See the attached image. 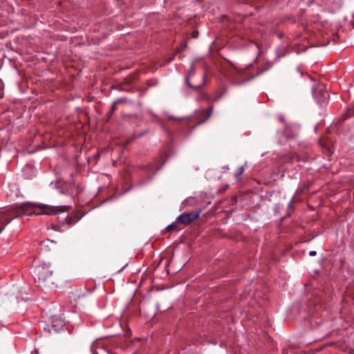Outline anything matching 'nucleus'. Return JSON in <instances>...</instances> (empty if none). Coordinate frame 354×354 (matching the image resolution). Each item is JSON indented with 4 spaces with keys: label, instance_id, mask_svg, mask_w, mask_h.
Masks as SVG:
<instances>
[{
    "label": "nucleus",
    "instance_id": "23",
    "mask_svg": "<svg viewBox=\"0 0 354 354\" xmlns=\"http://www.w3.org/2000/svg\"><path fill=\"white\" fill-rule=\"evenodd\" d=\"M147 84L148 85V86H153L157 84V82L155 81H152V80H148L147 82Z\"/></svg>",
    "mask_w": 354,
    "mask_h": 354
},
{
    "label": "nucleus",
    "instance_id": "18",
    "mask_svg": "<svg viewBox=\"0 0 354 354\" xmlns=\"http://www.w3.org/2000/svg\"><path fill=\"white\" fill-rule=\"evenodd\" d=\"M130 102H131V100H129L127 97H120V98H118L115 101L113 102V103L115 105H118L119 104H128V103H130Z\"/></svg>",
    "mask_w": 354,
    "mask_h": 354
},
{
    "label": "nucleus",
    "instance_id": "15",
    "mask_svg": "<svg viewBox=\"0 0 354 354\" xmlns=\"http://www.w3.org/2000/svg\"><path fill=\"white\" fill-rule=\"evenodd\" d=\"M178 223H176V222L169 225L165 228V232H163V233H165V232H171L175 231V230H179L180 229L178 228Z\"/></svg>",
    "mask_w": 354,
    "mask_h": 354
},
{
    "label": "nucleus",
    "instance_id": "24",
    "mask_svg": "<svg viewBox=\"0 0 354 354\" xmlns=\"http://www.w3.org/2000/svg\"><path fill=\"white\" fill-rule=\"evenodd\" d=\"M285 136L288 140H289L290 138H293L295 137V134L292 133H285Z\"/></svg>",
    "mask_w": 354,
    "mask_h": 354
},
{
    "label": "nucleus",
    "instance_id": "3",
    "mask_svg": "<svg viewBox=\"0 0 354 354\" xmlns=\"http://www.w3.org/2000/svg\"><path fill=\"white\" fill-rule=\"evenodd\" d=\"M195 70H194V65L192 64L190 68L188 70L186 76H185V83L188 85L189 87L195 90V91H200L206 84V80H207V72L204 71L202 74V80L201 81V83L193 84L191 81L190 78L194 75Z\"/></svg>",
    "mask_w": 354,
    "mask_h": 354
},
{
    "label": "nucleus",
    "instance_id": "2",
    "mask_svg": "<svg viewBox=\"0 0 354 354\" xmlns=\"http://www.w3.org/2000/svg\"><path fill=\"white\" fill-rule=\"evenodd\" d=\"M34 274L35 283L39 287L47 288L55 285L57 277L55 274H53V268L50 263H39L35 266Z\"/></svg>",
    "mask_w": 354,
    "mask_h": 354
},
{
    "label": "nucleus",
    "instance_id": "20",
    "mask_svg": "<svg viewBox=\"0 0 354 354\" xmlns=\"http://www.w3.org/2000/svg\"><path fill=\"white\" fill-rule=\"evenodd\" d=\"M243 171H244V167L242 166V167H239V171L235 174V178L237 180H241V177L242 174H243Z\"/></svg>",
    "mask_w": 354,
    "mask_h": 354
},
{
    "label": "nucleus",
    "instance_id": "31",
    "mask_svg": "<svg viewBox=\"0 0 354 354\" xmlns=\"http://www.w3.org/2000/svg\"><path fill=\"white\" fill-rule=\"evenodd\" d=\"M266 70H268V68H264V69L261 70V71H260V72H259V73H258V75H259V74L262 73L263 71H266Z\"/></svg>",
    "mask_w": 354,
    "mask_h": 354
},
{
    "label": "nucleus",
    "instance_id": "12",
    "mask_svg": "<svg viewBox=\"0 0 354 354\" xmlns=\"http://www.w3.org/2000/svg\"><path fill=\"white\" fill-rule=\"evenodd\" d=\"M329 298H330V296H328L326 299H322V298H318L316 300V302L319 303V307L322 308V307H323L324 305H325L326 304V302L329 299ZM317 307H318V305H316L315 307V309H310V314L313 315V313H315V311L317 310Z\"/></svg>",
    "mask_w": 354,
    "mask_h": 354
},
{
    "label": "nucleus",
    "instance_id": "36",
    "mask_svg": "<svg viewBox=\"0 0 354 354\" xmlns=\"http://www.w3.org/2000/svg\"><path fill=\"white\" fill-rule=\"evenodd\" d=\"M53 228L54 230H57V226H55L54 225H53Z\"/></svg>",
    "mask_w": 354,
    "mask_h": 354
},
{
    "label": "nucleus",
    "instance_id": "19",
    "mask_svg": "<svg viewBox=\"0 0 354 354\" xmlns=\"http://www.w3.org/2000/svg\"><path fill=\"white\" fill-rule=\"evenodd\" d=\"M116 106L114 103L112 104L110 110L106 113V117L110 119L114 111L116 110Z\"/></svg>",
    "mask_w": 354,
    "mask_h": 354
},
{
    "label": "nucleus",
    "instance_id": "6",
    "mask_svg": "<svg viewBox=\"0 0 354 354\" xmlns=\"http://www.w3.org/2000/svg\"><path fill=\"white\" fill-rule=\"evenodd\" d=\"M318 143L320 147L325 151L326 155L331 156L333 154V146L329 140L325 139H319Z\"/></svg>",
    "mask_w": 354,
    "mask_h": 354
},
{
    "label": "nucleus",
    "instance_id": "28",
    "mask_svg": "<svg viewBox=\"0 0 354 354\" xmlns=\"http://www.w3.org/2000/svg\"><path fill=\"white\" fill-rule=\"evenodd\" d=\"M124 83L126 85H129L131 84V80H129V79H125L124 80Z\"/></svg>",
    "mask_w": 354,
    "mask_h": 354
},
{
    "label": "nucleus",
    "instance_id": "4",
    "mask_svg": "<svg viewBox=\"0 0 354 354\" xmlns=\"http://www.w3.org/2000/svg\"><path fill=\"white\" fill-rule=\"evenodd\" d=\"M312 93L314 97L317 100V103L322 104L325 103L328 97L329 93L322 84H317L315 83L312 85Z\"/></svg>",
    "mask_w": 354,
    "mask_h": 354
},
{
    "label": "nucleus",
    "instance_id": "21",
    "mask_svg": "<svg viewBox=\"0 0 354 354\" xmlns=\"http://www.w3.org/2000/svg\"><path fill=\"white\" fill-rule=\"evenodd\" d=\"M282 354H295V350L292 346H289L283 349Z\"/></svg>",
    "mask_w": 354,
    "mask_h": 354
},
{
    "label": "nucleus",
    "instance_id": "30",
    "mask_svg": "<svg viewBox=\"0 0 354 354\" xmlns=\"http://www.w3.org/2000/svg\"><path fill=\"white\" fill-rule=\"evenodd\" d=\"M221 97H222V94L221 93V94L218 95L215 97L214 100H215V101L218 100Z\"/></svg>",
    "mask_w": 354,
    "mask_h": 354
},
{
    "label": "nucleus",
    "instance_id": "37",
    "mask_svg": "<svg viewBox=\"0 0 354 354\" xmlns=\"http://www.w3.org/2000/svg\"><path fill=\"white\" fill-rule=\"evenodd\" d=\"M34 352H35L36 354H38V351H37V349H35V350H34Z\"/></svg>",
    "mask_w": 354,
    "mask_h": 354
},
{
    "label": "nucleus",
    "instance_id": "9",
    "mask_svg": "<svg viewBox=\"0 0 354 354\" xmlns=\"http://www.w3.org/2000/svg\"><path fill=\"white\" fill-rule=\"evenodd\" d=\"M280 160L282 165L292 163L294 160H296L295 153L285 154L280 158Z\"/></svg>",
    "mask_w": 354,
    "mask_h": 354
},
{
    "label": "nucleus",
    "instance_id": "34",
    "mask_svg": "<svg viewBox=\"0 0 354 354\" xmlns=\"http://www.w3.org/2000/svg\"><path fill=\"white\" fill-rule=\"evenodd\" d=\"M279 120H280L281 122H283L284 119H283V117H280V118H279Z\"/></svg>",
    "mask_w": 354,
    "mask_h": 354
},
{
    "label": "nucleus",
    "instance_id": "14",
    "mask_svg": "<svg viewBox=\"0 0 354 354\" xmlns=\"http://www.w3.org/2000/svg\"><path fill=\"white\" fill-rule=\"evenodd\" d=\"M296 160L297 162H306L308 161L310 157L307 153L298 154L295 153Z\"/></svg>",
    "mask_w": 354,
    "mask_h": 354
},
{
    "label": "nucleus",
    "instance_id": "26",
    "mask_svg": "<svg viewBox=\"0 0 354 354\" xmlns=\"http://www.w3.org/2000/svg\"><path fill=\"white\" fill-rule=\"evenodd\" d=\"M231 203L232 205L236 203V196H233L231 198Z\"/></svg>",
    "mask_w": 354,
    "mask_h": 354
},
{
    "label": "nucleus",
    "instance_id": "13",
    "mask_svg": "<svg viewBox=\"0 0 354 354\" xmlns=\"http://www.w3.org/2000/svg\"><path fill=\"white\" fill-rule=\"evenodd\" d=\"M77 221V219H75L73 216L67 215L63 218V221H59V223L62 225L66 223L68 225L70 226L75 224Z\"/></svg>",
    "mask_w": 354,
    "mask_h": 354
},
{
    "label": "nucleus",
    "instance_id": "10",
    "mask_svg": "<svg viewBox=\"0 0 354 354\" xmlns=\"http://www.w3.org/2000/svg\"><path fill=\"white\" fill-rule=\"evenodd\" d=\"M354 115V108H349L346 112L344 113L342 117L337 120V124L341 125L346 120Z\"/></svg>",
    "mask_w": 354,
    "mask_h": 354
},
{
    "label": "nucleus",
    "instance_id": "22",
    "mask_svg": "<svg viewBox=\"0 0 354 354\" xmlns=\"http://www.w3.org/2000/svg\"><path fill=\"white\" fill-rule=\"evenodd\" d=\"M229 188V185H225L224 186H223L218 191V193H223L225 192L227 189Z\"/></svg>",
    "mask_w": 354,
    "mask_h": 354
},
{
    "label": "nucleus",
    "instance_id": "29",
    "mask_svg": "<svg viewBox=\"0 0 354 354\" xmlns=\"http://www.w3.org/2000/svg\"><path fill=\"white\" fill-rule=\"evenodd\" d=\"M316 254H317L316 251H313H313H310V252H309V254H310V256H312V257L315 256V255H316Z\"/></svg>",
    "mask_w": 354,
    "mask_h": 354
},
{
    "label": "nucleus",
    "instance_id": "39",
    "mask_svg": "<svg viewBox=\"0 0 354 354\" xmlns=\"http://www.w3.org/2000/svg\"><path fill=\"white\" fill-rule=\"evenodd\" d=\"M115 346H116V347H119V346H120L119 344H117L115 345Z\"/></svg>",
    "mask_w": 354,
    "mask_h": 354
},
{
    "label": "nucleus",
    "instance_id": "17",
    "mask_svg": "<svg viewBox=\"0 0 354 354\" xmlns=\"http://www.w3.org/2000/svg\"><path fill=\"white\" fill-rule=\"evenodd\" d=\"M292 203L293 199H292V201L289 203L288 213L281 218V222H282L286 218L290 216L291 214L294 212Z\"/></svg>",
    "mask_w": 354,
    "mask_h": 354
},
{
    "label": "nucleus",
    "instance_id": "5",
    "mask_svg": "<svg viewBox=\"0 0 354 354\" xmlns=\"http://www.w3.org/2000/svg\"><path fill=\"white\" fill-rule=\"evenodd\" d=\"M202 209H198L196 211L183 213L176 218V223L183 224L185 225H189L195 220L199 218Z\"/></svg>",
    "mask_w": 354,
    "mask_h": 354
},
{
    "label": "nucleus",
    "instance_id": "32",
    "mask_svg": "<svg viewBox=\"0 0 354 354\" xmlns=\"http://www.w3.org/2000/svg\"><path fill=\"white\" fill-rule=\"evenodd\" d=\"M175 56H176V55H175V54H174V55H172V57L169 59V61H170V62H171V61H173V60L174 59V58H175Z\"/></svg>",
    "mask_w": 354,
    "mask_h": 354
},
{
    "label": "nucleus",
    "instance_id": "35",
    "mask_svg": "<svg viewBox=\"0 0 354 354\" xmlns=\"http://www.w3.org/2000/svg\"><path fill=\"white\" fill-rule=\"evenodd\" d=\"M199 83H201V82H197V80H195L194 82V83H192V84H199Z\"/></svg>",
    "mask_w": 354,
    "mask_h": 354
},
{
    "label": "nucleus",
    "instance_id": "33",
    "mask_svg": "<svg viewBox=\"0 0 354 354\" xmlns=\"http://www.w3.org/2000/svg\"><path fill=\"white\" fill-rule=\"evenodd\" d=\"M64 218V217H62V218H60V217H57V220H58V221L59 222V221H63V218Z\"/></svg>",
    "mask_w": 354,
    "mask_h": 354
},
{
    "label": "nucleus",
    "instance_id": "1",
    "mask_svg": "<svg viewBox=\"0 0 354 354\" xmlns=\"http://www.w3.org/2000/svg\"><path fill=\"white\" fill-rule=\"evenodd\" d=\"M69 205L52 206L43 203L26 202L14 205L9 209L0 212V233L14 218L25 216L54 215L71 210Z\"/></svg>",
    "mask_w": 354,
    "mask_h": 354
},
{
    "label": "nucleus",
    "instance_id": "16",
    "mask_svg": "<svg viewBox=\"0 0 354 354\" xmlns=\"http://www.w3.org/2000/svg\"><path fill=\"white\" fill-rule=\"evenodd\" d=\"M138 168L140 169H145V170H147V171H153V172H156L158 169V168L155 169H154V165L152 163H150V164H148V165H139Z\"/></svg>",
    "mask_w": 354,
    "mask_h": 354
},
{
    "label": "nucleus",
    "instance_id": "25",
    "mask_svg": "<svg viewBox=\"0 0 354 354\" xmlns=\"http://www.w3.org/2000/svg\"><path fill=\"white\" fill-rule=\"evenodd\" d=\"M199 32L198 30H194L192 32V37L193 38H197L198 37Z\"/></svg>",
    "mask_w": 354,
    "mask_h": 354
},
{
    "label": "nucleus",
    "instance_id": "38",
    "mask_svg": "<svg viewBox=\"0 0 354 354\" xmlns=\"http://www.w3.org/2000/svg\"><path fill=\"white\" fill-rule=\"evenodd\" d=\"M308 76L311 79V80L314 81L313 77H311L310 75H308Z\"/></svg>",
    "mask_w": 354,
    "mask_h": 354
},
{
    "label": "nucleus",
    "instance_id": "11",
    "mask_svg": "<svg viewBox=\"0 0 354 354\" xmlns=\"http://www.w3.org/2000/svg\"><path fill=\"white\" fill-rule=\"evenodd\" d=\"M212 109H213V108H212V106H211V107L207 108L205 111H204V114H205V117L203 120H200L199 122H197V124H196L195 125H194V126L192 127V129H190V132H191V131H192V130H193V129H194L196 126H198V124H202V123L205 122V121H207V120L209 119V118L210 117V115H211V114H212Z\"/></svg>",
    "mask_w": 354,
    "mask_h": 354
},
{
    "label": "nucleus",
    "instance_id": "7",
    "mask_svg": "<svg viewBox=\"0 0 354 354\" xmlns=\"http://www.w3.org/2000/svg\"><path fill=\"white\" fill-rule=\"evenodd\" d=\"M64 322L58 317H53L51 322V327L55 332H59L64 328Z\"/></svg>",
    "mask_w": 354,
    "mask_h": 354
},
{
    "label": "nucleus",
    "instance_id": "8",
    "mask_svg": "<svg viewBox=\"0 0 354 354\" xmlns=\"http://www.w3.org/2000/svg\"><path fill=\"white\" fill-rule=\"evenodd\" d=\"M149 131V128H146L142 131H135L133 134V136L127 138V140L126 141L127 144V145L131 144L136 138H141L142 136H143L146 135L147 133H148Z\"/></svg>",
    "mask_w": 354,
    "mask_h": 354
},
{
    "label": "nucleus",
    "instance_id": "27",
    "mask_svg": "<svg viewBox=\"0 0 354 354\" xmlns=\"http://www.w3.org/2000/svg\"><path fill=\"white\" fill-rule=\"evenodd\" d=\"M118 89L120 90V91H128L127 89H126L124 87V84H121L118 86Z\"/></svg>",
    "mask_w": 354,
    "mask_h": 354
}]
</instances>
